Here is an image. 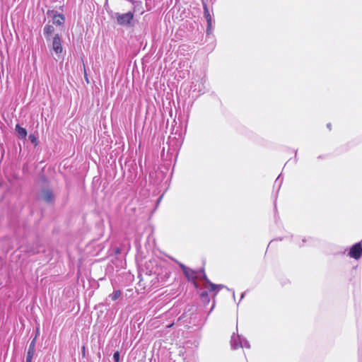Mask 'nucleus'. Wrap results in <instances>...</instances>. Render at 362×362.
Masks as SVG:
<instances>
[{
	"label": "nucleus",
	"instance_id": "nucleus-1",
	"mask_svg": "<svg viewBox=\"0 0 362 362\" xmlns=\"http://www.w3.org/2000/svg\"><path fill=\"white\" fill-rule=\"evenodd\" d=\"M114 18H116L119 25L129 28L134 25V13L132 11H128L125 13H115Z\"/></svg>",
	"mask_w": 362,
	"mask_h": 362
},
{
	"label": "nucleus",
	"instance_id": "nucleus-2",
	"mask_svg": "<svg viewBox=\"0 0 362 362\" xmlns=\"http://www.w3.org/2000/svg\"><path fill=\"white\" fill-rule=\"evenodd\" d=\"M37 198L47 204H53L55 201L54 192L49 186H44L40 188L37 193Z\"/></svg>",
	"mask_w": 362,
	"mask_h": 362
},
{
	"label": "nucleus",
	"instance_id": "nucleus-3",
	"mask_svg": "<svg viewBox=\"0 0 362 362\" xmlns=\"http://www.w3.org/2000/svg\"><path fill=\"white\" fill-rule=\"evenodd\" d=\"M231 347L233 349H237L240 347L249 349L250 347L249 341L243 336L237 334L232 335L230 340Z\"/></svg>",
	"mask_w": 362,
	"mask_h": 362
},
{
	"label": "nucleus",
	"instance_id": "nucleus-4",
	"mask_svg": "<svg viewBox=\"0 0 362 362\" xmlns=\"http://www.w3.org/2000/svg\"><path fill=\"white\" fill-rule=\"evenodd\" d=\"M19 249L21 252L27 253L29 256L40 252V245L37 242L32 244L28 243L25 245H20Z\"/></svg>",
	"mask_w": 362,
	"mask_h": 362
},
{
	"label": "nucleus",
	"instance_id": "nucleus-5",
	"mask_svg": "<svg viewBox=\"0 0 362 362\" xmlns=\"http://www.w3.org/2000/svg\"><path fill=\"white\" fill-rule=\"evenodd\" d=\"M194 91H197L199 95L205 93L208 90L207 78L206 76L202 77L193 86Z\"/></svg>",
	"mask_w": 362,
	"mask_h": 362
},
{
	"label": "nucleus",
	"instance_id": "nucleus-6",
	"mask_svg": "<svg viewBox=\"0 0 362 362\" xmlns=\"http://www.w3.org/2000/svg\"><path fill=\"white\" fill-rule=\"evenodd\" d=\"M349 256L355 259H358L362 256V242L353 245L349 252Z\"/></svg>",
	"mask_w": 362,
	"mask_h": 362
},
{
	"label": "nucleus",
	"instance_id": "nucleus-7",
	"mask_svg": "<svg viewBox=\"0 0 362 362\" xmlns=\"http://www.w3.org/2000/svg\"><path fill=\"white\" fill-rule=\"evenodd\" d=\"M52 49L56 54H60L62 52V46L59 34H56L53 37Z\"/></svg>",
	"mask_w": 362,
	"mask_h": 362
},
{
	"label": "nucleus",
	"instance_id": "nucleus-8",
	"mask_svg": "<svg viewBox=\"0 0 362 362\" xmlns=\"http://www.w3.org/2000/svg\"><path fill=\"white\" fill-rule=\"evenodd\" d=\"M37 336H35L30 341L28 347V350L26 355V359L33 360V358L35 352V344H36Z\"/></svg>",
	"mask_w": 362,
	"mask_h": 362
},
{
	"label": "nucleus",
	"instance_id": "nucleus-9",
	"mask_svg": "<svg viewBox=\"0 0 362 362\" xmlns=\"http://www.w3.org/2000/svg\"><path fill=\"white\" fill-rule=\"evenodd\" d=\"M15 130H16L18 139H25L28 132L25 128L21 127V125L19 124H17L16 125Z\"/></svg>",
	"mask_w": 362,
	"mask_h": 362
},
{
	"label": "nucleus",
	"instance_id": "nucleus-10",
	"mask_svg": "<svg viewBox=\"0 0 362 362\" xmlns=\"http://www.w3.org/2000/svg\"><path fill=\"white\" fill-rule=\"evenodd\" d=\"M183 274L188 281L194 280V279H198V271H194L189 267Z\"/></svg>",
	"mask_w": 362,
	"mask_h": 362
},
{
	"label": "nucleus",
	"instance_id": "nucleus-11",
	"mask_svg": "<svg viewBox=\"0 0 362 362\" xmlns=\"http://www.w3.org/2000/svg\"><path fill=\"white\" fill-rule=\"evenodd\" d=\"M54 31V28L52 25L47 24L43 29V33L46 39L49 40L50 36Z\"/></svg>",
	"mask_w": 362,
	"mask_h": 362
},
{
	"label": "nucleus",
	"instance_id": "nucleus-12",
	"mask_svg": "<svg viewBox=\"0 0 362 362\" xmlns=\"http://www.w3.org/2000/svg\"><path fill=\"white\" fill-rule=\"evenodd\" d=\"M206 287H208L209 291L217 293L221 288H223L225 286L222 284H215L210 281V283L206 284Z\"/></svg>",
	"mask_w": 362,
	"mask_h": 362
},
{
	"label": "nucleus",
	"instance_id": "nucleus-13",
	"mask_svg": "<svg viewBox=\"0 0 362 362\" xmlns=\"http://www.w3.org/2000/svg\"><path fill=\"white\" fill-rule=\"evenodd\" d=\"M198 279L204 281V286H206V284L210 283V280L206 276L204 269L198 271Z\"/></svg>",
	"mask_w": 362,
	"mask_h": 362
},
{
	"label": "nucleus",
	"instance_id": "nucleus-14",
	"mask_svg": "<svg viewBox=\"0 0 362 362\" xmlns=\"http://www.w3.org/2000/svg\"><path fill=\"white\" fill-rule=\"evenodd\" d=\"M64 21V17L62 14H58L54 16V24L61 25Z\"/></svg>",
	"mask_w": 362,
	"mask_h": 362
},
{
	"label": "nucleus",
	"instance_id": "nucleus-15",
	"mask_svg": "<svg viewBox=\"0 0 362 362\" xmlns=\"http://www.w3.org/2000/svg\"><path fill=\"white\" fill-rule=\"evenodd\" d=\"M313 239L310 237H304L301 239L300 242H298L297 239H296L294 241L298 244L300 247L304 246L305 243L312 242Z\"/></svg>",
	"mask_w": 362,
	"mask_h": 362
},
{
	"label": "nucleus",
	"instance_id": "nucleus-16",
	"mask_svg": "<svg viewBox=\"0 0 362 362\" xmlns=\"http://www.w3.org/2000/svg\"><path fill=\"white\" fill-rule=\"evenodd\" d=\"M122 295V292L120 290H116L115 291L112 293L110 294L109 295V298L115 301V300H117Z\"/></svg>",
	"mask_w": 362,
	"mask_h": 362
},
{
	"label": "nucleus",
	"instance_id": "nucleus-17",
	"mask_svg": "<svg viewBox=\"0 0 362 362\" xmlns=\"http://www.w3.org/2000/svg\"><path fill=\"white\" fill-rule=\"evenodd\" d=\"M206 22H207V27H206V32L207 35H210L211 33V31H212V23H213L212 18H211L209 19H207Z\"/></svg>",
	"mask_w": 362,
	"mask_h": 362
},
{
	"label": "nucleus",
	"instance_id": "nucleus-18",
	"mask_svg": "<svg viewBox=\"0 0 362 362\" xmlns=\"http://www.w3.org/2000/svg\"><path fill=\"white\" fill-rule=\"evenodd\" d=\"M204 16L206 20L212 18L210 14L209 10L207 7V5L206 4H204Z\"/></svg>",
	"mask_w": 362,
	"mask_h": 362
},
{
	"label": "nucleus",
	"instance_id": "nucleus-19",
	"mask_svg": "<svg viewBox=\"0 0 362 362\" xmlns=\"http://www.w3.org/2000/svg\"><path fill=\"white\" fill-rule=\"evenodd\" d=\"M200 297H201V299L202 300V301H204L205 303L209 302V298L207 291H204L202 292Z\"/></svg>",
	"mask_w": 362,
	"mask_h": 362
},
{
	"label": "nucleus",
	"instance_id": "nucleus-20",
	"mask_svg": "<svg viewBox=\"0 0 362 362\" xmlns=\"http://www.w3.org/2000/svg\"><path fill=\"white\" fill-rule=\"evenodd\" d=\"M28 139H29L30 141L32 144H33L35 146L37 145V137L34 134H30L28 136Z\"/></svg>",
	"mask_w": 362,
	"mask_h": 362
},
{
	"label": "nucleus",
	"instance_id": "nucleus-21",
	"mask_svg": "<svg viewBox=\"0 0 362 362\" xmlns=\"http://www.w3.org/2000/svg\"><path fill=\"white\" fill-rule=\"evenodd\" d=\"M120 354L119 351H115L113 354L114 362H119Z\"/></svg>",
	"mask_w": 362,
	"mask_h": 362
},
{
	"label": "nucleus",
	"instance_id": "nucleus-22",
	"mask_svg": "<svg viewBox=\"0 0 362 362\" xmlns=\"http://www.w3.org/2000/svg\"><path fill=\"white\" fill-rule=\"evenodd\" d=\"M179 266L180 267V269H182V272L184 273L186 270H187V267H186L184 264L182 263H179Z\"/></svg>",
	"mask_w": 362,
	"mask_h": 362
},
{
	"label": "nucleus",
	"instance_id": "nucleus-23",
	"mask_svg": "<svg viewBox=\"0 0 362 362\" xmlns=\"http://www.w3.org/2000/svg\"><path fill=\"white\" fill-rule=\"evenodd\" d=\"M197 280V279H194V280L190 281L196 288L199 287V284Z\"/></svg>",
	"mask_w": 362,
	"mask_h": 362
},
{
	"label": "nucleus",
	"instance_id": "nucleus-24",
	"mask_svg": "<svg viewBox=\"0 0 362 362\" xmlns=\"http://www.w3.org/2000/svg\"><path fill=\"white\" fill-rule=\"evenodd\" d=\"M245 293H243L240 296V300L245 297Z\"/></svg>",
	"mask_w": 362,
	"mask_h": 362
},
{
	"label": "nucleus",
	"instance_id": "nucleus-25",
	"mask_svg": "<svg viewBox=\"0 0 362 362\" xmlns=\"http://www.w3.org/2000/svg\"><path fill=\"white\" fill-rule=\"evenodd\" d=\"M82 350H83L82 353L84 354H85V346H83Z\"/></svg>",
	"mask_w": 362,
	"mask_h": 362
},
{
	"label": "nucleus",
	"instance_id": "nucleus-26",
	"mask_svg": "<svg viewBox=\"0 0 362 362\" xmlns=\"http://www.w3.org/2000/svg\"><path fill=\"white\" fill-rule=\"evenodd\" d=\"M233 298L235 299V291H233Z\"/></svg>",
	"mask_w": 362,
	"mask_h": 362
},
{
	"label": "nucleus",
	"instance_id": "nucleus-27",
	"mask_svg": "<svg viewBox=\"0 0 362 362\" xmlns=\"http://www.w3.org/2000/svg\"><path fill=\"white\" fill-rule=\"evenodd\" d=\"M1 276H2L4 278V273H1Z\"/></svg>",
	"mask_w": 362,
	"mask_h": 362
},
{
	"label": "nucleus",
	"instance_id": "nucleus-28",
	"mask_svg": "<svg viewBox=\"0 0 362 362\" xmlns=\"http://www.w3.org/2000/svg\"><path fill=\"white\" fill-rule=\"evenodd\" d=\"M25 362H32V361H31V360H28V359H26V361H25Z\"/></svg>",
	"mask_w": 362,
	"mask_h": 362
},
{
	"label": "nucleus",
	"instance_id": "nucleus-29",
	"mask_svg": "<svg viewBox=\"0 0 362 362\" xmlns=\"http://www.w3.org/2000/svg\"><path fill=\"white\" fill-rule=\"evenodd\" d=\"M330 126H331V125H330V124H327V127H328L329 129H330Z\"/></svg>",
	"mask_w": 362,
	"mask_h": 362
},
{
	"label": "nucleus",
	"instance_id": "nucleus-30",
	"mask_svg": "<svg viewBox=\"0 0 362 362\" xmlns=\"http://www.w3.org/2000/svg\"><path fill=\"white\" fill-rule=\"evenodd\" d=\"M279 178H280V175L277 177V179H276V182H277V181H278V180H279Z\"/></svg>",
	"mask_w": 362,
	"mask_h": 362
}]
</instances>
